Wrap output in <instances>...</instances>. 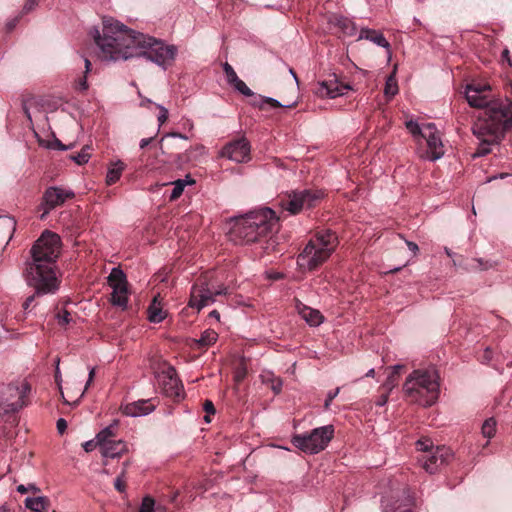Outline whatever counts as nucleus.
Returning <instances> with one entry per match:
<instances>
[{"mask_svg":"<svg viewBox=\"0 0 512 512\" xmlns=\"http://www.w3.org/2000/svg\"><path fill=\"white\" fill-rule=\"evenodd\" d=\"M96 45L104 61H125L135 57H145L166 70L177 55V47L163 40L128 29L112 18L103 19L102 34L97 28L91 30Z\"/></svg>","mask_w":512,"mask_h":512,"instance_id":"f257e3e1","label":"nucleus"},{"mask_svg":"<svg viewBox=\"0 0 512 512\" xmlns=\"http://www.w3.org/2000/svg\"><path fill=\"white\" fill-rule=\"evenodd\" d=\"M60 252L61 238L49 230H45L32 246V260L26 262L23 275L27 285L35 291L23 302L24 312H29L35 297L55 294L59 290L61 280L56 274V262Z\"/></svg>","mask_w":512,"mask_h":512,"instance_id":"f03ea898","label":"nucleus"},{"mask_svg":"<svg viewBox=\"0 0 512 512\" xmlns=\"http://www.w3.org/2000/svg\"><path fill=\"white\" fill-rule=\"evenodd\" d=\"M277 218L274 210L264 207L237 217L230 230V240L235 244H251L272 232Z\"/></svg>","mask_w":512,"mask_h":512,"instance_id":"7ed1b4c3","label":"nucleus"},{"mask_svg":"<svg viewBox=\"0 0 512 512\" xmlns=\"http://www.w3.org/2000/svg\"><path fill=\"white\" fill-rule=\"evenodd\" d=\"M512 128V100L494 99L478 116L472 131L477 138L486 134L495 138H503L506 131Z\"/></svg>","mask_w":512,"mask_h":512,"instance_id":"20e7f679","label":"nucleus"},{"mask_svg":"<svg viewBox=\"0 0 512 512\" xmlns=\"http://www.w3.org/2000/svg\"><path fill=\"white\" fill-rule=\"evenodd\" d=\"M403 390L412 401L424 407L432 406L440 393L438 372L435 369L414 370L407 377Z\"/></svg>","mask_w":512,"mask_h":512,"instance_id":"39448f33","label":"nucleus"},{"mask_svg":"<svg viewBox=\"0 0 512 512\" xmlns=\"http://www.w3.org/2000/svg\"><path fill=\"white\" fill-rule=\"evenodd\" d=\"M337 245L338 237L334 231H318L298 255L297 263L301 268L313 271L332 255Z\"/></svg>","mask_w":512,"mask_h":512,"instance_id":"423d86ee","label":"nucleus"},{"mask_svg":"<svg viewBox=\"0 0 512 512\" xmlns=\"http://www.w3.org/2000/svg\"><path fill=\"white\" fill-rule=\"evenodd\" d=\"M324 193L321 190H293L278 200L282 213L288 215H297L303 210L315 207L323 198Z\"/></svg>","mask_w":512,"mask_h":512,"instance_id":"0eeeda50","label":"nucleus"},{"mask_svg":"<svg viewBox=\"0 0 512 512\" xmlns=\"http://www.w3.org/2000/svg\"><path fill=\"white\" fill-rule=\"evenodd\" d=\"M334 437L333 425H325L313 429L309 433L296 434L292 437V444L307 454H317L324 450Z\"/></svg>","mask_w":512,"mask_h":512,"instance_id":"6e6552de","label":"nucleus"},{"mask_svg":"<svg viewBox=\"0 0 512 512\" xmlns=\"http://www.w3.org/2000/svg\"><path fill=\"white\" fill-rule=\"evenodd\" d=\"M30 391L31 385L27 381L0 386V409L3 406L4 414L18 412L27 405L25 398Z\"/></svg>","mask_w":512,"mask_h":512,"instance_id":"1a4fd4ad","label":"nucleus"},{"mask_svg":"<svg viewBox=\"0 0 512 512\" xmlns=\"http://www.w3.org/2000/svg\"><path fill=\"white\" fill-rule=\"evenodd\" d=\"M219 155L238 164L248 163L251 160V144L244 136L233 139L222 147Z\"/></svg>","mask_w":512,"mask_h":512,"instance_id":"9d476101","label":"nucleus"},{"mask_svg":"<svg viewBox=\"0 0 512 512\" xmlns=\"http://www.w3.org/2000/svg\"><path fill=\"white\" fill-rule=\"evenodd\" d=\"M423 139L426 140L427 150L424 151L420 157L429 161H436L443 157L444 148L441 137L434 123H427L424 125Z\"/></svg>","mask_w":512,"mask_h":512,"instance_id":"9b49d317","label":"nucleus"},{"mask_svg":"<svg viewBox=\"0 0 512 512\" xmlns=\"http://www.w3.org/2000/svg\"><path fill=\"white\" fill-rule=\"evenodd\" d=\"M351 89L352 87L349 84L341 83L337 75L332 73L327 79L317 83L314 93L321 98H336L344 95L345 91Z\"/></svg>","mask_w":512,"mask_h":512,"instance_id":"f8f14e48","label":"nucleus"},{"mask_svg":"<svg viewBox=\"0 0 512 512\" xmlns=\"http://www.w3.org/2000/svg\"><path fill=\"white\" fill-rule=\"evenodd\" d=\"M75 196L71 189H64L59 186L48 187L42 198V206H44L45 213H49L54 208L63 205L66 200Z\"/></svg>","mask_w":512,"mask_h":512,"instance_id":"ddd939ff","label":"nucleus"},{"mask_svg":"<svg viewBox=\"0 0 512 512\" xmlns=\"http://www.w3.org/2000/svg\"><path fill=\"white\" fill-rule=\"evenodd\" d=\"M450 456L448 449L437 447L436 449H431L428 454L423 455L420 461L426 472L434 474L448 462Z\"/></svg>","mask_w":512,"mask_h":512,"instance_id":"4468645a","label":"nucleus"},{"mask_svg":"<svg viewBox=\"0 0 512 512\" xmlns=\"http://www.w3.org/2000/svg\"><path fill=\"white\" fill-rule=\"evenodd\" d=\"M161 381L163 385V391L166 396L173 398L183 397V385L180 379L177 377V373L174 367L169 366L165 371L162 372Z\"/></svg>","mask_w":512,"mask_h":512,"instance_id":"2eb2a0df","label":"nucleus"},{"mask_svg":"<svg viewBox=\"0 0 512 512\" xmlns=\"http://www.w3.org/2000/svg\"><path fill=\"white\" fill-rule=\"evenodd\" d=\"M215 293L212 292L206 283L193 285L191 288L189 306L200 311L203 307L215 302Z\"/></svg>","mask_w":512,"mask_h":512,"instance_id":"dca6fc26","label":"nucleus"},{"mask_svg":"<svg viewBox=\"0 0 512 512\" xmlns=\"http://www.w3.org/2000/svg\"><path fill=\"white\" fill-rule=\"evenodd\" d=\"M156 406L150 400H138L125 405H121V412L129 417H140L148 415L155 410Z\"/></svg>","mask_w":512,"mask_h":512,"instance_id":"f3484780","label":"nucleus"},{"mask_svg":"<svg viewBox=\"0 0 512 512\" xmlns=\"http://www.w3.org/2000/svg\"><path fill=\"white\" fill-rule=\"evenodd\" d=\"M295 308L301 318L310 326L317 327L324 321V316L317 309H313L300 300H296Z\"/></svg>","mask_w":512,"mask_h":512,"instance_id":"a211bd4d","label":"nucleus"},{"mask_svg":"<svg viewBox=\"0 0 512 512\" xmlns=\"http://www.w3.org/2000/svg\"><path fill=\"white\" fill-rule=\"evenodd\" d=\"M328 23L338 28L346 36L355 35L357 30L355 23L343 15L332 14L328 18Z\"/></svg>","mask_w":512,"mask_h":512,"instance_id":"6ab92c4d","label":"nucleus"},{"mask_svg":"<svg viewBox=\"0 0 512 512\" xmlns=\"http://www.w3.org/2000/svg\"><path fill=\"white\" fill-rule=\"evenodd\" d=\"M369 40L387 50L388 54H391V45L384 37L383 33L370 28H362L359 33V40Z\"/></svg>","mask_w":512,"mask_h":512,"instance_id":"aec40b11","label":"nucleus"},{"mask_svg":"<svg viewBox=\"0 0 512 512\" xmlns=\"http://www.w3.org/2000/svg\"><path fill=\"white\" fill-rule=\"evenodd\" d=\"M465 97L471 107L485 109L491 100L487 95H482L475 89V84H468L465 90Z\"/></svg>","mask_w":512,"mask_h":512,"instance_id":"412c9836","label":"nucleus"},{"mask_svg":"<svg viewBox=\"0 0 512 512\" xmlns=\"http://www.w3.org/2000/svg\"><path fill=\"white\" fill-rule=\"evenodd\" d=\"M101 449H102V455L104 457L116 458V457H120L123 453H125L127 451V445L122 440H118V441L112 440V441H109L108 443H105L104 445H102Z\"/></svg>","mask_w":512,"mask_h":512,"instance_id":"4be33fe9","label":"nucleus"},{"mask_svg":"<svg viewBox=\"0 0 512 512\" xmlns=\"http://www.w3.org/2000/svg\"><path fill=\"white\" fill-rule=\"evenodd\" d=\"M111 303L125 310L128 306V287L126 285L112 286Z\"/></svg>","mask_w":512,"mask_h":512,"instance_id":"5701e85b","label":"nucleus"},{"mask_svg":"<svg viewBox=\"0 0 512 512\" xmlns=\"http://www.w3.org/2000/svg\"><path fill=\"white\" fill-rule=\"evenodd\" d=\"M24 504L27 509L33 512H48L50 500L46 496L27 497Z\"/></svg>","mask_w":512,"mask_h":512,"instance_id":"b1692460","label":"nucleus"},{"mask_svg":"<svg viewBox=\"0 0 512 512\" xmlns=\"http://www.w3.org/2000/svg\"><path fill=\"white\" fill-rule=\"evenodd\" d=\"M252 99L250 101V104L254 107H258L259 109L264 110L265 105H269L271 108H279V107H285V108H291L295 106V103L283 105L278 100L271 98V97H264L261 95H257L254 93V96H251Z\"/></svg>","mask_w":512,"mask_h":512,"instance_id":"393cba45","label":"nucleus"},{"mask_svg":"<svg viewBox=\"0 0 512 512\" xmlns=\"http://www.w3.org/2000/svg\"><path fill=\"white\" fill-rule=\"evenodd\" d=\"M479 139V144L476 151L473 153V157H483L491 152V146L498 144L502 138H495L494 135L486 134Z\"/></svg>","mask_w":512,"mask_h":512,"instance_id":"a878e982","label":"nucleus"},{"mask_svg":"<svg viewBox=\"0 0 512 512\" xmlns=\"http://www.w3.org/2000/svg\"><path fill=\"white\" fill-rule=\"evenodd\" d=\"M148 320L151 323H161L166 317L167 312L164 311L158 302L157 297H154L147 309Z\"/></svg>","mask_w":512,"mask_h":512,"instance_id":"bb28decb","label":"nucleus"},{"mask_svg":"<svg viewBox=\"0 0 512 512\" xmlns=\"http://www.w3.org/2000/svg\"><path fill=\"white\" fill-rule=\"evenodd\" d=\"M126 165L121 160L114 162L107 171L106 183L107 185L115 184L121 177Z\"/></svg>","mask_w":512,"mask_h":512,"instance_id":"cd10ccee","label":"nucleus"},{"mask_svg":"<svg viewBox=\"0 0 512 512\" xmlns=\"http://www.w3.org/2000/svg\"><path fill=\"white\" fill-rule=\"evenodd\" d=\"M16 229V221L10 216H0V237L11 239Z\"/></svg>","mask_w":512,"mask_h":512,"instance_id":"c85d7f7f","label":"nucleus"},{"mask_svg":"<svg viewBox=\"0 0 512 512\" xmlns=\"http://www.w3.org/2000/svg\"><path fill=\"white\" fill-rule=\"evenodd\" d=\"M195 181L189 176L187 175L185 177V179H178L176 181H173L171 184L173 185V189H172V192L170 194V200H176L178 199L183 191H184V188L187 184H194Z\"/></svg>","mask_w":512,"mask_h":512,"instance_id":"c756f323","label":"nucleus"},{"mask_svg":"<svg viewBox=\"0 0 512 512\" xmlns=\"http://www.w3.org/2000/svg\"><path fill=\"white\" fill-rule=\"evenodd\" d=\"M218 339V334L212 329L205 330L199 339L194 340L195 346L198 348L209 347Z\"/></svg>","mask_w":512,"mask_h":512,"instance_id":"7c9ffc66","label":"nucleus"},{"mask_svg":"<svg viewBox=\"0 0 512 512\" xmlns=\"http://www.w3.org/2000/svg\"><path fill=\"white\" fill-rule=\"evenodd\" d=\"M109 286H121L127 284V278L123 270L119 267L112 268L108 276Z\"/></svg>","mask_w":512,"mask_h":512,"instance_id":"2f4dec72","label":"nucleus"},{"mask_svg":"<svg viewBox=\"0 0 512 512\" xmlns=\"http://www.w3.org/2000/svg\"><path fill=\"white\" fill-rule=\"evenodd\" d=\"M117 426V421H114L113 424L105 427L96 435V439L98 443H100V447L109 441H112L110 438L114 436V429Z\"/></svg>","mask_w":512,"mask_h":512,"instance_id":"473e14b6","label":"nucleus"},{"mask_svg":"<svg viewBox=\"0 0 512 512\" xmlns=\"http://www.w3.org/2000/svg\"><path fill=\"white\" fill-rule=\"evenodd\" d=\"M404 493L406 494L404 508H402L401 505H397L391 510V512H415V498L411 496L408 491H405Z\"/></svg>","mask_w":512,"mask_h":512,"instance_id":"72a5a7b5","label":"nucleus"},{"mask_svg":"<svg viewBox=\"0 0 512 512\" xmlns=\"http://www.w3.org/2000/svg\"><path fill=\"white\" fill-rule=\"evenodd\" d=\"M481 431L485 438L491 439L496 432V421L493 418L487 419L483 423Z\"/></svg>","mask_w":512,"mask_h":512,"instance_id":"f704fd0d","label":"nucleus"},{"mask_svg":"<svg viewBox=\"0 0 512 512\" xmlns=\"http://www.w3.org/2000/svg\"><path fill=\"white\" fill-rule=\"evenodd\" d=\"M405 127L414 138H422L424 134V127L422 128L416 121L408 120L405 122Z\"/></svg>","mask_w":512,"mask_h":512,"instance_id":"c9c22d12","label":"nucleus"},{"mask_svg":"<svg viewBox=\"0 0 512 512\" xmlns=\"http://www.w3.org/2000/svg\"><path fill=\"white\" fill-rule=\"evenodd\" d=\"M398 93V86L394 75H390L386 79L384 94L391 98Z\"/></svg>","mask_w":512,"mask_h":512,"instance_id":"e433bc0d","label":"nucleus"},{"mask_svg":"<svg viewBox=\"0 0 512 512\" xmlns=\"http://www.w3.org/2000/svg\"><path fill=\"white\" fill-rule=\"evenodd\" d=\"M89 146H84L79 153L76 155H72L70 158L78 165H83L87 163L91 157V154L89 153Z\"/></svg>","mask_w":512,"mask_h":512,"instance_id":"4c0bfd02","label":"nucleus"},{"mask_svg":"<svg viewBox=\"0 0 512 512\" xmlns=\"http://www.w3.org/2000/svg\"><path fill=\"white\" fill-rule=\"evenodd\" d=\"M230 86L246 97L254 96V92L240 78L234 81Z\"/></svg>","mask_w":512,"mask_h":512,"instance_id":"58836bf2","label":"nucleus"},{"mask_svg":"<svg viewBox=\"0 0 512 512\" xmlns=\"http://www.w3.org/2000/svg\"><path fill=\"white\" fill-rule=\"evenodd\" d=\"M473 261L476 262L477 265L476 266H467L466 269L475 268V269H478L480 271H484V270H488L490 268H493L494 266L497 265L496 262H492V261H489V260H484L482 258H474Z\"/></svg>","mask_w":512,"mask_h":512,"instance_id":"ea45409f","label":"nucleus"},{"mask_svg":"<svg viewBox=\"0 0 512 512\" xmlns=\"http://www.w3.org/2000/svg\"><path fill=\"white\" fill-rule=\"evenodd\" d=\"M222 67L226 76V81L229 85H231L234 81H236L239 78L233 67L228 62H225L222 65Z\"/></svg>","mask_w":512,"mask_h":512,"instance_id":"a19ab883","label":"nucleus"},{"mask_svg":"<svg viewBox=\"0 0 512 512\" xmlns=\"http://www.w3.org/2000/svg\"><path fill=\"white\" fill-rule=\"evenodd\" d=\"M398 384V378L394 375H389L386 381L383 383V388L386 392L390 393L392 389Z\"/></svg>","mask_w":512,"mask_h":512,"instance_id":"79ce46f5","label":"nucleus"},{"mask_svg":"<svg viewBox=\"0 0 512 512\" xmlns=\"http://www.w3.org/2000/svg\"><path fill=\"white\" fill-rule=\"evenodd\" d=\"M17 492H19L20 494H24L28 491H31L33 492L34 494H37L40 492V488L37 487L35 484H29L27 486L23 485V484H20L17 486L16 488Z\"/></svg>","mask_w":512,"mask_h":512,"instance_id":"37998d69","label":"nucleus"},{"mask_svg":"<svg viewBox=\"0 0 512 512\" xmlns=\"http://www.w3.org/2000/svg\"><path fill=\"white\" fill-rule=\"evenodd\" d=\"M156 107L159 109V115H158V122H159V126L163 125L167 119H168V109L165 108L164 106L160 105V104H156Z\"/></svg>","mask_w":512,"mask_h":512,"instance_id":"c03bdc74","label":"nucleus"},{"mask_svg":"<svg viewBox=\"0 0 512 512\" xmlns=\"http://www.w3.org/2000/svg\"><path fill=\"white\" fill-rule=\"evenodd\" d=\"M339 392H340V388L337 387L336 389L330 390L327 393V396H326V399H325V403H324V408L325 409H329V407L331 405V402L338 396Z\"/></svg>","mask_w":512,"mask_h":512,"instance_id":"a18cd8bd","label":"nucleus"},{"mask_svg":"<svg viewBox=\"0 0 512 512\" xmlns=\"http://www.w3.org/2000/svg\"><path fill=\"white\" fill-rule=\"evenodd\" d=\"M57 320L59 325H67L71 321V315L67 310H63L62 312L57 314Z\"/></svg>","mask_w":512,"mask_h":512,"instance_id":"49530a36","label":"nucleus"},{"mask_svg":"<svg viewBox=\"0 0 512 512\" xmlns=\"http://www.w3.org/2000/svg\"><path fill=\"white\" fill-rule=\"evenodd\" d=\"M154 500L150 497L143 499L140 512H153Z\"/></svg>","mask_w":512,"mask_h":512,"instance_id":"de8ad7c7","label":"nucleus"},{"mask_svg":"<svg viewBox=\"0 0 512 512\" xmlns=\"http://www.w3.org/2000/svg\"><path fill=\"white\" fill-rule=\"evenodd\" d=\"M124 474L125 472L123 471L121 473L120 476H118L115 481H114V487L117 491L119 492H124L125 491V488H126V485H125V481H124Z\"/></svg>","mask_w":512,"mask_h":512,"instance_id":"09e8293b","label":"nucleus"},{"mask_svg":"<svg viewBox=\"0 0 512 512\" xmlns=\"http://www.w3.org/2000/svg\"><path fill=\"white\" fill-rule=\"evenodd\" d=\"M38 2L39 0H26L23 6L22 13L27 14L31 12L38 5Z\"/></svg>","mask_w":512,"mask_h":512,"instance_id":"8fccbe9b","label":"nucleus"},{"mask_svg":"<svg viewBox=\"0 0 512 512\" xmlns=\"http://www.w3.org/2000/svg\"><path fill=\"white\" fill-rule=\"evenodd\" d=\"M83 449L86 451V452H91L93 451L97 446H100V443H98V440L95 438V440H88L86 442L83 443Z\"/></svg>","mask_w":512,"mask_h":512,"instance_id":"3c124183","label":"nucleus"},{"mask_svg":"<svg viewBox=\"0 0 512 512\" xmlns=\"http://www.w3.org/2000/svg\"><path fill=\"white\" fill-rule=\"evenodd\" d=\"M283 382L280 378H273L271 389L275 394H279L282 390Z\"/></svg>","mask_w":512,"mask_h":512,"instance_id":"603ef678","label":"nucleus"},{"mask_svg":"<svg viewBox=\"0 0 512 512\" xmlns=\"http://www.w3.org/2000/svg\"><path fill=\"white\" fill-rule=\"evenodd\" d=\"M203 410L207 413V414H212L214 415L216 413V409H215V406L213 404V402L211 400H205V402L203 403Z\"/></svg>","mask_w":512,"mask_h":512,"instance_id":"864d4df0","label":"nucleus"},{"mask_svg":"<svg viewBox=\"0 0 512 512\" xmlns=\"http://www.w3.org/2000/svg\"><path fill=\"white\" fill-rule=\"evenodd\" d=\"M427 442L428 441L418 440L416 442L417 449L420 450V451L425 452L426 454H428L431 451V449H430V446H429V444Z\"/></svg>","mask_w":512,"mask_h":512,"instance_id":"5fc2aeb1","label":"nucleus"},{"mask_svg":"<svg viewBox=\"0 0 512 512\" xmlns=\"http://www.w3.org/2000/svg\"><path fill=\"white\" fill-rule=\"evenodd\" d=\"M57 430L60 434H63L67 429V422L64 418H59L56 423Z\"/></svg>","mask_w":512,"mask_h":512,"instance_id":"6e6d98bb","label":"nucleus"},{"mask_svg":"<svg viewBox=\"0 0 512 512\" xmlns=\"http://www.w3.org/2000/svg\"><path fill=\"white\" fill-rule=\"evenodd\" d=\"M87 74H85L82 78L78 80V89L81 91H86L88 89V82H87Z\"/></svg>","mask_w":512,"mask_h":512,"instance_id":"4d7b16f0","label":"nucleus"},{"mask_svg":"<svg viewBox=\"0 0 512 512\" xmlns=\"http://www.w3.org/2000/svg\"><path fill=\"white\" fill-rule=\"evenodd\" d=\"M492 359V350L487 347L484 352H483V355H482V358H481V361L483 363H488L489 361H491Z\"/></svg>","mask_w":512,"mask_h":512,"instance_id":"13d9d810","label":"nucleus"},{"mask_svg":"<svg viewBox=\"0 0 512 512\" xmlns=\"http://www.w3.org/2000/svg\"><path fill=\"white\" fill-rule=\"evenodd\" d=\"M94 377H95V368H94V367H92V368H90V369H89V373H88V380H87V382H86L85 389H84V391H83V392H85V391L88 389V387H89V386H90V384L92 383V381H93ZM83 394H84V393H82V395H83Z\"/></svg>","mask_w":512,"mask_h":512,"instance_id":"bf43d9fd","label":"nucleus"},{"mask_svg":"<svg viewBox=\"0 0 512 512\" xmlns=\"http://www.w3.org/2000/svg\"><path fill=\"white\" fill-rule=\"evenodd\" d=\"M18 21H19V17H15V18L9 20L6 23V30H7V32H11L16 27Z\"/></svg>","mask_w":512,"mask_h":512,"instance_id":"052dcab7","label":"nucleus"},{"mask_svg":"<svg viewBox=\"0 0 512 512\" xmlns=\"http://www.w3.org/2000/svg\"><path fill=\"white\" fill-rule=\"evenodd\" d=\"M388 396H389V393L388 392H385L383 393L379 398L378 400L376 401V405L379 406V407H382L384 406L387 401H388Z\"/></svg>","mask_w":512,"mask_h":512,"instance_id":"680f3d73","label":"nucleus"},{"mask_svg":"<svg viewBox=\"0 0 512 512\" xmlns=\"http://www.w3.org/2000/svg\"><path fill=\"white\" fill-rule=\"evenodd\" d=\"M475 89H477L478 92H480L482 95H487L486 92L490 90V86L486 84H475Z\"/></svg>","mask_w":512,"mask_h":512,"instance_id":"e2e57ef3","label":"nucleus"},{"mask_svg":"<svg viewBox=\"0 0 512 512\" xmlns=\"http://www.w3.org/2000/svg\"><path fill=\"white\" fill-rule=\"evenodd\" d=\"M52 148H57L59 150H67L68 147L65 146L60 140L55 139L54 142L51 145Z\"/></svg>","mask_w":512,"mask_h":512,"instance_id":"0e129e2a","label":"nucleus"},{"mask_svg":"<svg viewBox=\"0 0 512 512\" xmlns=\"http://www.w3.org/2000/svg\"><path fill=\"white\" fill-rule=\"evenodd\" d=\"M406 244H407L408 249L411 252H413L414 254H416L418 252L419 248H418V245L415 242L406 241Z\"/></svg>","mask_w":512,"mask_h":512,"instance_id":"69168bd1","label":"nucleus"},{"mask_svg":"<svg viewBox=\"0 0 512 512\" xmlns=\"http://www.w3.org/2000/svg\"><path fill=\"white\" fill-rule=\"evenodd\" d=\"M404 366L403 365H400V364H396L392 367V372L390 375H394V377H397L399 376V373H400V370L403 368Z\"/></svg>","mask_w":512,"mask_h":512,"instance_id":"338daca9","label":"nucleus"},{"mask_svg":"<svg viewBox=\"0 0 512 512\" xmlns=\"http://www.w3.org/2000/svg\"><path fill=\"white\" fill-rule=\"evenodd\" d=\"M153 139H154V137L143 138L140 141V148L144 149L145 147H147L153 141Z\"/></svg>","mask_w":512,"mask_h":512,"instance_id":"774afa93","label":"nucleus"}]
</instances>
